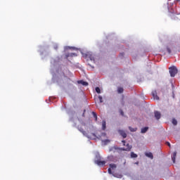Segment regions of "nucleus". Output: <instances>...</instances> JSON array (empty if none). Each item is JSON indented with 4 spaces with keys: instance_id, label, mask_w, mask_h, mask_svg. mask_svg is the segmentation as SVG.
I'll return each mask as SVG.
<instances>
[{
    "instance_id": "obj_15",
    "label": "nucleus",
    "mask_w": 180,
    "mask_h": 180,
    "mask_svg": "<svg viewBox=\"0 0 180 180\" xmlns=\"http://www.w3.org/2000/svg\"><path fill=\"white\" fill-rule=\"evenodd\" d=\"M138 155L137 154L134 153V152L131 153V158H137Z\"/></svg>"
},
{
    "instance_id": "obj_29",
    "label": "nucleus",
    "mask_w": 180,
    "mask_h": 180,
    "mask_svg": "<svg viewBox=\"0 0 180 180\" xmlns=\"http://www.w3.org/2000/svg\"><path fill=\"white\" fill-rule=\"evenodd\" d=\"M85 112H86V110H84V112L82 114V116L84 117H85Z\"/></svg>"
},
{
    "instance_id": "obj_26",
    "label": "nucleus",
    "mask_w": 180,
    "mask_h": 180,
    "mask_svg": "<svg viewBox=\"0 0 180 180\" xmlns=\"http://www.w3.org/2000/svg\"><path fill=\"white\" fill-rule=\"evenodd\" d=\"M108 174H112V169L110 168L108 169Z\"/></svg>"
},
{
    "instance_id": "obj_31",
    "label": "nucleus",
    "mask_w": 180,
    "mask_h": 180,
    "mask_svg": "<svg viewBox=\"0 0 180 180\" xmlns=\"http://www.w3.org/2000/svg\"><path fill=\"white\" fill-rule=\"evenodd\" d=\"M122 176H123L122 174H120L118 178H122Z\"/></svg>"
},
{
    "instance_id": "obj_27",
    "label": "nucleus",
    "mask_w": 180,
    "mask_h": 180,
    "mask_svg": "<svg viewBox=\"0 0 180 180\" xmlns=\"http://www.w3.org/2000/svg\"><path fill=\"white\" fill-rule=\"evenodd\" d=\"M110 141H109L108 139H106L104 141V143H110Z\"/></svg>"
},
{
    "instance_id": "obj_14",
    "label": "nucleus",
    "mask_w": 180,
    "mask_h": 180,
    "mask_svg": "<svg viewBox=\"0 0 180 180\" xmlns=\"http://www.w3.org/2000/svg\"><path fill=\"white\" fill-rule=\"evenodd\" d=\"M102 129L103 130H105L106 129V121L103 120L102 122Z\"/></svg>"
},
{
    "instance_id": "obj_22",
    "label": "nucleus",
    "mask_w": 180,
    "mask_h": 180,
    "mask_svg": "<svg viewBox=\"0 0 180 180\" xmlns=\"http://www.w3.org/2000/svg\"><path fill=\"white\" fill-rule=\"evenodd\" d=\"M98 99H99L100 103H102L103 102V98H102V96H99Z\"/></svg>"
},
{
    "instance_id": "obj_11",
    "label": "nucleus",
    "mask_w": 180,
    "mask_h": 180,
    "mask_svg": "<svg viewBox=\"0 0 180 180\" xmlns=\"http://www.w3.org/2000/svg\"><path fill=\"white\" fill-rule=\"evenodd\" d=\"M86 58H90V60L91 61L95 60V58H94V56L92 55L89 54V53L86 54Z\"/></svg>"
},
{
    "instance_id": "obj_8",
    "label": "nucleus",
    "mask_w": 180,
    "mask_h": 180,
    "mask_svg": "<svg viewBox=\"0 0 180 180\" xmlns=\"http://www.w3.org/2000/svg\"><path fill=\"white\" fill-rule=\"evenodd\" d=\"M77 53H67L65 55V58H68V57H77Z\"/></svg>"
},
{
    "instance_id": "obj_33",
    "label": "nucleus",
    "mask_w": 180,
    "mask_h": 180,
    "mask_svg": "<svg viewBox=\"0 0 180 180\" xmlns=\"http://www.w3.org/2000/svg\"><path fill=\"white\" fill-rule=\"evenodd\" d=\"M120 56H124V53H120Z\"/></svg>"
},
{
    "instance_id": "obj_17",
    "label": "nucleus",
    "mask_w": 180,
    "mask_h": 180,
    "mask_svg": "<svg viewBox=\"0 0 180 180\" xmlns=\"http://www.w3.org/2000/svg\"><path fill=\"white\" fill-rule=\"evenodd\" d=\"M117 91H118V94H123V88L119 87Z\"/></svg>"
},
{
    "instance_id": "obj_3",
    "label": "nucleus",
    "mask_w": 180,
    "mask_h": 180,
    "mask_svg": "<svg viewBox=\"0 0 180 180\" xmlns=\"http://www.w3.org/2000/svg\"><path fill=\"white\" fill-rule=\"evenodd\" d=\"M108 161H110L111 162H117V158L113 156V155H110L108 157Z\"/></svg>"
},
{
    "instance_id": "obj_13",
    "label": "nucleus",
    "mask_w": 180,
    "mask_h": 180,
    "mask_svg": "<svg viewBox=\"0 0 180 180\" xmlns=\"http://www.w3.org/2000/svg\"><path fill=\"white\" fill-rule=\"evenodd\" d=\"M148 130V127H145L141 129V133H147Z\"/></svg>"
},
{
    "instance_id": "obj_6",
    "label": "nucleus",
    "mask_w": 180,
    "mask_h": 180,
    "mask_svg": "<svg viewBox=\"0 0 180 180\" xmlns=\"http://www.w3.org/2000/svg\"><path fill=\"white\" fill-rule=\"evenodd\" d=\"M118 133L120 134V136H122V137H123V139H126V137H127V134H126V132L123 130H119Z\"/></svg>"
},
{
    "instance_id": "obj_18",
    "label": "nucleus",
    "mask_w": 180,
    "mask_h": 180,
    "mask_svg": "<svg viewBox=\"0 0 180 180\" xmlns=\"http://www.w3.org/2000/svg\"><path fill=\"white\" fill-rule=\"evenodd\" d=\"M172 124H173L174 126H176V124H178V121H176V120H175V119H173V120H172Z\"/></svg>"
},
{
    "instance_id": "obj_23",
    "label": "nucleus",
    "mask_w": 180,
    "mask_h": 180,
    "mask_svg": "<svg viewBox=\"0 0 180 180\" xmlns=\"http://www.w3.org/2000/svg\"><path fill=\"white\" fill-rule=\"evenodd\" d=\"M96 92H97V94H101V89L99 87H96Z\"/></svg>"
},
{
    "instance_id": "obj_30",
    "label": "nucleus",
    "mask_w": 180,
    "mask_h": 180,
    "mask_svg": "<svg viewBox=\"0 0 180 180\" xmlns=\"http://www.w3.org/2000/svg\"><path fill=\"white\" fill-rule=\"evenodd\" d=\"M101 136H106V134L105 133H102Z\"/></svg>"
},
{
    "instance_id": "obj_9",
    "label": "nucleus",
    "mask_w": 180,
    "mask_h": 180,
    "mask_svg": "<svg viewBox=\"0 0 180 180\" xmlns=\"http://www.w3.org/2000/svg\"><path fill=\"white\" fill-rule=\"evenodd\" d=\"M78 84H81L82 85H84V86H88V82H84V80H79Z\"/></svg>"
},
{
    "instance_id": "obj_19",
    "label": "nucleus",
    "mask_w": 180,
    "mask_h": 180,
    "mask_svg": "<svg viewBox=\"0 0 180 180\" xmlns=\"http://www.w3.org/2000/svg\"><path fill=\"white\" fill-rule=\"evenodd\" d=\"M129 129L130 131H136V130H137V128H133L131 127H129Z\"/></svg>"
},
{
    "instance_id": "obj_25",
    "label": "nucleus",
    "mask_w": 180,
    "mask_h": 180,
    "mask_svg": "<svg viewBox=\"0 0 180 180\" xmlns=\"http://www.w3.org/2000/svg\"><path fill=\"white\" fill-rule=\"evenodd\" d=\"M167 51L169 53V54H171V49H169V47H167Z\"/></svg>"
},
{
    "instance_id": "obj_1",
    "label": "nucleus",
    "mask_w": 180,
    "mask_h": 180,
    "mask_svg": "<svg viewBox=\"0 0 180 180\" xmlns=\"http://www.w3.org/2000/svg\"><path fill=\"white\" fill-rule=\"evenodd\" d=\"M123 146H126L127 148H117V147H114L115 150H120V151H130L132 148V146H130V144L127 143L126 144V141H122Z\"/></svg>"
},
{
    "instance_id": "obj_28",
    "label": "nucleus",
    "mask_w": 180,
    "mask_h": 180,
    "mask_svg": "<svg viewBox=\"0 0 180 180\" xmlns=\"http://www.w3.org/2000/svg\"><path fill=\"white\" fill-rule=\"evenodd\" d=\"M166 144H167L169 147H171V143H169V142H167Z\"/></svg>"
},
{
    "instance_id": "obj_7",
    "label": "nucleus",
    "mask_w": 180,
    "mask_h": 180,
    "mask_svg": "<svg viewBox=\"0 0 180 180\" xmlns=\"http://www.w3.org/2000/svg\"><path fill=\"white\" fill-rule=\"evenodd\" d=\"M155 117L157 119V120H160L161 119V113L158 111H155Z\"/></svg>"
},
{
    "instance_id": "obj_12",
    "label": "nucleus",
    "mask_w": 180,
    "mask_h": 180,
    "mask_svg": "<svg viewBox=\"0 0 180 180\" xmlns=\"http://www.w3.org/2000/svg\"><path fill=\"white\" fill-rule=\"evenodd\" d=\"M146 156L148 157V158H150L151 160H153V158H154V156L153 155V154L150 152L146 153Z\"/></svg>"
},
{
    "instance_id": "obj_10",
    "label": "nucleus",
    "mask_w": 180,
    "mask_h": 180,
    "mask_svg": "<svg viewBox=\"0 0 180 180\" xmlns=\"http://www.w3.org/2000/svg\"><path fill=\"white\" fill-rule=\"evenodd\" d=\"M176 158V152H174L173 155L172 156V162H174V164H175Z\"/></svg>"
},
{
    "instance_id": "obj_32",
    "label": "nucleus",
    "mask_w": 180,
    "mask_h": 180,
    "mask_svg": "<svg viewBox=\"0 0 180 180\" xmlns=\"http://www.w3.org/2000/svg\"><path fill=\"white\" fill-rule=\"evenodd\" d=\"M54 49H55V50H57L58 46H55Z\"/></svg>"
},
{
    "instance_id": "obj_16",
    "label": "nucleus",
    "mask_w": 180,
    "mask_h": 180,
    "mask_svg": "<svg viewBox=\"0 0 180 180\" xmlns=\"http://www.w3.org/2000/svg\"><path fill=\"white\" fill-rule=\"evenodd\" d=\"M92 115L94 116V117L95 118L96 122L98 121V115H96V113L95 112H92Z\"/></svg>"
},
{
    "instance_id": "obj_2",
    "label": "nucleus",
    "mask_w": 180,
    "mask_h": 180,
    "mask_svg": "<svg viewBox=\"0 0 180 180\" xmlns=\"http://www.w3.org/2000/svg\"><path fill=\"white\" fill-rule=\"evenodd\" d=\"M169 72L170 74V77H175L176 74H178V69H176V67L172 66L169 68Z\"/></svg>"
},
{
    "instance_id": "obj_4",
    "label": "nucleus",
    "mask_w": 180,
    "mask_h": 180,
    "mask_svg": "<svg viewBox=\"0 0 180 180\" xmlns=\"http://www.w3.org/2000/svg\"><path fill=\"white\" fill-rule=\"evenodd\" d=\"M96 164H97V165H99L101 167V166L105 165L106 164V162L105 160H96Z\"/></svg>"
},
{
    "instance_id": "obj_21",
    "label": "nucleus",
    "mask_w": 180,
    "mask_h": 180,
    "mask_svg": "<svg viewBox=\"0 0 180 180\" xmlns=\"http://www.w3.org/2000/svg\"><path fill=\"white\" fill-rule=\"evenodd\" d=\"M116 165L115 164H110V167L112 168V169H115V168H116Z\"/></svg>"
},
{
    "instance_id": "obj_20",
    "label": "nucleus",
    "mask_w": 180,
    "mask_h": 180,
    "mask_svg": "<svg viewBox=\"0 0 180 180\" xmlns=\"http://www.w3.org/2000/svg\"><path fill=\"white\" fill-rule=\"evenodd\" d=\"M78 130L81 132V133H82V134H85V131H84V129H82V128H78Z\"/></svg>"
},
{
    "instance_id": "obj_24",
    "label": "nucleus",
    "mask_w": 180,
    "mask_h": 180,
    "mask_svg": "<svg viewBox=\"0 0 180 180\" xmlns=\"http://www.w3.org/2000/svg\"><path fill=\"white\" fill-rule=\"evenodd\" d=\"M120 113L121 116H124V112H123V110H120Z\"/></svg>"
},
{
    "instance_id": "obj_5",
    "label": "nucleus",
    "mask_w": 180,
    "mask_h": 180,
    "mask_svg": "<svg viewBox=\"0 0 180 180\" xmlns=\"http://www.w3.org/2000/svg\"><path fill=\"white\" fill-rule=\"evenodd\" d=\"M152 96H153V99H155L156 101H160V97L157 95V91H152Z\"/></svg>"
}]
</instances>
